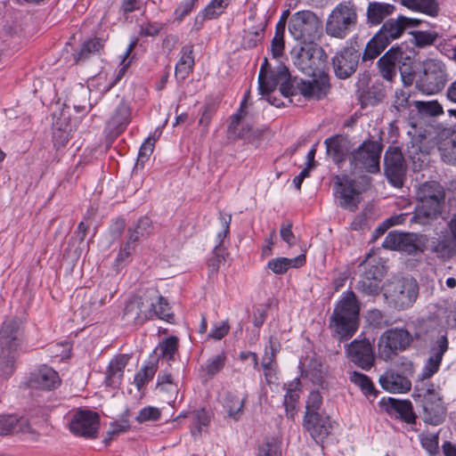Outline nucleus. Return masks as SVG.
Instances as JSON below:
<instances>
[{
    "instance_id": "1",
    "label": "nucleus",
    "mask_w": 456,
    "mask_h": 456,
    "mask_svg": "<svg viewBox=\"0 0 456 456\" xmlns=\"http://www.w3.org/2000/svg\"><path fill=\"white\" fill-rule=\"evenodd\" d=\"M294 63L312 79H295L289 89L286 84H282L281 93L287 96L300 94L307 100H319L326 96L330 82L326 73L327 55L322 48L316 45L302 46Z\"/></svg>"
},
{
    "instance_id": "2",
    "label": "nucleus",
    "mask_w": 456,
    "mask_h": 456,
    "mask_svg": "<svg viewBox=\"0 0 456 456\" xmlns=\"http://www.w3.org/2000/svg\"><path fill=\"white\" fill-rule=\"evenodd\" d=\"M416 200L411 222L428 224L443 213L445 205L444 188L436 181L425 182L416 190Z\"/></svg>"
},
{
    "instance_id": "3",
    "label": "nucleus",
    "mask_w": 456,
    "mask_h": 456,
    "mask_svg": "<svg viewBox=\"0 0 456 456\" xmlns=\"http://www.w3.org/2000/svg\"><path fill=\"white\" fill-rule=\"evenodd\" d=\"M359 310L354 293L346 291L330 317V328L340 341L349 339L357 331Z\"/></svg>"
},
{
    "instance_id": "4",
    "label": "nucleus",
    "mask_w": 456,
    "mask_h": 456,
    "mask_svg": "<svg viewBox=\"0 0 456 456\" xmlns=\"http://www.w3.org/2000/svg\"><path fill=\"white\" fill-rule=\"evenodd\" d=\"M358 13L354 3L341 2L328 15L325 32L328 36L344 39L357 27Z\"/></svg>"
},
{
    "instance_id": "5",
    "label": "nucleus",
    "mask_w": 456,
    "mask_h": 456,
    "mask_svg": "<svg viewBox=\"0 0 456 456\" xmlns=\"http://www.w3.org/2000/svg\"><path fill=\"white\" fill-rule=\"evenodd\" d=\"M422 73L416 82L418 90L426 95L443 91L449 80L447 66L438 59L429 58L422 62Z\"/></svg>"
},
{
    "instance_id": "6",
    "label": "nucleus",
    "mask_w": 456,
    "mask_h": 456,
    "mask_svg": "<svg viewBox=\"0 0 456 456\" xmlns=\"http://www.w3.org/2000/svg\"><path fill=\"white\" fill-rule=\"evenodd\" d=\"M382 145L371 140L364 141L348 156L351 172L376 174L379 171Z\"/></svg>"
},
{
    "instance_id": "7",
    "label": "nucleus",
    "mask_w": 456,
    "mask_h": 456,
    "mask_svg": "<svg viewBox=\"0 0 456 456\" xmlns=\"http://www.w3.org/2000/svg\"><path fill=\"white\" fill-rule=\"evenodd\" d=\"M387 302L397 309L410 307L418 296V285L411 279L387 281L383 287Z\"/></svg>"
},
{
    "instance_id": "8",
    "label": "nucleus",
    "mask_w": 456,
    "mask_h": 456,
    "mask_svg": "<svg viewBox=\"0 0 456 456\" xmlns=\"http://www.w3.org/2000/svg\"><path fill=\"white\" fill-rule=\"evenodd\" d=\"M138 40L134 38L127 46L126 52L121 56L120 61V69L118 70L116 77L111 76L110 77L109 74L105 71L99 72L95 77H92L88 80L87 89L84 88V86H80V94L86 95L87 91L89 93H99L100 95L104 94L108 91L110 90L111 87L115 86V84L124 76L126 69L129 68L131 60L127 61L129 55L135 48Z\"/></svg>"
},
{
    "instance_id": "9",
    "label": "nucleus",
    "mask_w": 456,
    "mask_h": 456,
    "mask_svg": "<svg viewBox=\"0 0 456 456\" xmlns=\"http://www.w3.org/2000/svg\"><path fill=\"white\" fill-rule=\"evenodd\" d=\"M412 341V336L405 329H390L379 338L378 349L379 356L384 360H391L398 351H403Z\"/></svg>"
},
{
    "instance_id": "10",
    "label": "nucleus",
    "mask_w": 456,
    "mask_h": 456,
    "mask_svg": "<svg viewBox=\"0 0 456 456\" xmlns=\"http://www.w3.org/2000/svg\"><path fill=\"white\" fill-rule=\"evenodd\" d=\"M321 29V20L310 11L297 12L289 20V30L296 40L312 41Z\"/></svg>"
},
{
    "instance_id": "11",
    "label": "nucleus",
    "mask_w": 456,
    "mask_h": 456,
    "mask_svg": "<svg viewBox=\"0 0 456 456\" xmlns=\"http://www.w3.org/2000/svg\"><path fill=\"white\" fill-rule=\"evenodd\" d=\"M153 300L148 291L129 299L124 308L123 320L127 323L141 325L154 318Z\"/></svg>"
},
{
    "instance_id": "12",
    "label": "nucleus",
    "mask_w": 456,
    "mask_h": 456,
    "mask_svg": "<svg viewBox=\"0 0 456 456\" xmlns=\"http://www.w3.org/2000/svg\"><path fill=\"white\" fill-rule=\"evenodd\" d=\"M360 178L363 183L362 189L355 187L354 181L351 180L347 175L334 176L336 193L338 194L341 200L340 205L350 211H354L357 208L355 197L370 184V179L368 175H363Z\"/></svg>"
},
{
    "instance_id": "13",
    "label": "nucleus",
    "mask_w": 456,
    "mask_h": 456,
    "mask_svg": "<svg viewBox=\"0 0 456 456\" xmlns=\"http://www.w3.org/2000/svg\"><path fill=\"white\" fill-rule=\"evenodd\" d=\"M385 175L388 182L396 188L403 185L406 177V164L402 151L397 147H388L384 157Z\"/></svg>"
},
{
    "instance_id": "14",
    "label": "nucleus",
    "mask_w": 456,
    "mask_h": 456,
    "mask_svg": "<svg viewBox=\"0 0 456 456\" xmlns=\"http://www.w3.org/2000/svg\"><path fill=\"white\" fill-rule=\"evenodd\" d=\"M425 238L416 233L389 232L382 242V247L391 250L414 254L422 251Z\"/></svg>"
},
{
    "instance_id": "15",
    "label": "nucleus",
    "mask_w": 456,
    "mask_h": 456,
    "mask_svg": "<svg viewBox=\"0 0 456 456\" xmlns=\"http://www.w3.org/2000/svg\"><path fill=\"white\" fill-rule=\"evenodd\" d=\"M445 416L446 408L440 393L435 388H428L423 398V420L426 423L437 426L444 420Z\"/></svg>"
},
{
    "instance_id": "16",
    "label": "nucleus",
    "mask_w": 456,
    "mask_h": 456,
    "mask_svg": "<svg viewBox=\"0 0 456 456\" xmlns=\"http://www.w3.org/2000/svg\"><path fill=\"white\" fill-rule=\"evenodd\" d=\"M23 338L22 321L19 317L6 319L0 330V349L18 351Z\"/></svg>"
},
{
    "instance_id": "17",
    "label": "nucleus",
    "mask_w": 456,
    "mask_h": 456,
    "mask_svg": "<svg viewBox=\"0 0 456 456\" xmlns=\"http://www.w3.org/2000/svg\"><path fill=\"white\" fill-rule=\"evenodd\" d=\"M99 429V415L92 411L80 410L76 412L71 422L70 431L79 436L94 438Z\"/></svg>"
},
{
    "instance_id": "18",
    "label": "nucleus",
    "mask_w": 456,
    "mask_h": 456,
    "mask_svg": "<svg viewBox=\"0 0 456 456\" xmlns=\"http://www.w3.org/2000/svg\"><path fill=\"white\" fill-rule=\"evenodd\" d=\"M420 23L419 19L399 15L397 18L387 20L377 33L389 45L393 40L399 38L405 30L417 28Z\"/></svg>"
},
{
    "instance_id": "19",
    "label": "nucleus",
    "mask_w": 456,
    "mask_h": 456,
    "mask_svg": "<svg viewBox=\"0 0 456 456\" xmlns=\"http://www.w3.org/2000/svg\"><path fill=\"white\" fill-rule=\"evenodd\" d=\"M385 273V266L379 262L367 259L363 263V273L357 283V289L367 294L376 295L379 291V282Z\"/></svg>"
},
{
    "instance_id": "20",
    "label": "nucleus",
    "mask_w": 456,
    "mask_h": 456,
    "mask_svg": "<svg viewBox=\"0 0 456 456\" xmlns=\"http://www.w3.org/2000/svg\"><path fill=\"white\" fill-rule=\"evenodd\" d=\"M25 385L27 387L49 391L61 385V379L53 368L41 365L29 373Z\"/></svg>"
},
{
    "instance_id": "21",
    "label": "nucleus",
    "mask_w": 456,
    "mask_h": 456,
    "mask_svg": "<svg viewBox=\"0 0 456 456\" xmlns=\"http://www.w3.org/2000/svg\"><path fill=\"white\" fill-rule=\"evenodd\" d=\"M304 422V427L318 444L323 443L335 425L329 416L319 412L305 413Z\"/></svg>"
},
{
    "instance_id": "22",
    "label": "nucleus",
    "mask_w": 456,
    "mask_h": 456,
    "mask_svg": "<svg viewBox=\"0 0 456 456\" xmlns=\"http://www.w3.org/2000/svg\"><path fill=\"white\" fill-rule=\"evenodd\" d=\"M359 62V53L354 48H345L332 59L335 75L340 79H346L354 74Z\"/></svg>"
},
{
    "instance_id": "23",
    "label": "nucleus",
    "mask_w": 456,
    "mask_h": 456,
    "mask_svg": "<svg viewBox=\"0 0 456 456\" xmlns=\"http://www.w3.org/2000/svg\"><path fill=\"white\" fill-rule=\"evenodd\" d=\"M411 61V57L401 47L390 48L379 61L378 66L383 78L391 81L396 74V65Z\"/></svg>"
},
{
    "instance_id": "24",
    "label": "nucleus",
    "mask_w": 456,
    "mask_h": 456,
    "mask_svg": "<svg viewBox=\"0 0 456 456\" xmlns=\"http://www.w3.org/2000/svg\"><path fill=\"white\" fill-rule=\"evenodd\" d=\"M349 358L359 367L369 370L374 362L373 350L370 342L366 339H354L347 348Z\"/></svg>"
},
{
    "instance_id": "25",
    "label": "nucleus",
    "mask_w": 456,
    "mask_h": 456,
    "mask_svg": "<svg viewBox=\"0 0 456 456\" xmlns=\"http://www.w3.org/2000/svg\"><path fill=\"white\" fill-rule=\"evenodd\" d=\"M327 155L338 165H341L352 147L347 137L337 134L324 141Z\"/></svg>"
},
{
    "instance_id": "26",
    "label": "nucleus",
    "mask_w": 456,
    "mask_h": 456,
    "mask_svg": "<svg viewBox=\"0 0 456 456\" xmlns=\"http://www.w3.org/2000/svg\"><path fill=\"white\" fill-rule=\"evenodd\" d=\"M448 344L446 336H442L437 339L436 346L432 348V354L422 369L420 374L421 379H429L438 371L443 356L448 349Z\"/></svg>"
},
{
    "instance_id": "27",
    "label": "nucleus",
    "mask_w": 456,
    "mask_h": 456,
    "mask_svg": "<svg viewBox=\"0 0 456 456\" xmlns=\"http://www.w3.org/2000/svg\"><path fill=\"white\" fill-rule=\"evenodd\" d=\"M248 97V93L245 95L239 112L234 115L230 126L229 129L233 130L234 133H237L239 136L248 140L250 142H254L256 140H258L260 137V133L258 131H252L251 125L246 119V112L244 111V104Z\"/></svg>"
},
{
    "instance_id": "28",
    "label": "nucleus",
    "mask_w": 456,
    "mask_h": 456,
    "mask_svg": "<svg viewBox=\"0 0 456 456\" xmlns=\"http://www.w3.org/2000/svg\"><path fill=\"white\" fill-rule=\"evenodd\" d=\"M379 382L383 389L395 394L407 393L411 387V383L406 376L401 375L393 370H387L382 374Z\"/></svg>"
},
{
    "instance_id": "29",
    "label": "nucleus",
    "mask_w": 456,
    "mask_h": 456,
    "mask_svg": "<svg viewBox=\"0 0 456 456\" xmlns=\"http://www.w3.org/2000/svg\"><path fill=\"white\" fill-rule=\"evenodd\" d=\"M248 395L245 393L227 392L222 399V406L226 417L238 421L244 413Z\"/></svg>"
},
{
    "instance_id": "30",
    "label": "nucleus",
    "mask_w": 456,
    "mask_h": 456,
    "mask_svg": "<svg viewBox=\"0 0 456 456\" xmlns=\"http://www.w3.org/2000/svg\"><path fill=\"white\" fill-rule=\"evenodd\" d=\"M16 432L23 434L35 433L30 422L27 419L18 417L15 414L0 415V436H6Z\"/></svg>"
},
{
    "instance_id": "31",
    "label": "nucleus",
    "mask_w": 456,
    "mask_h": 456,
    "mask_svg": "<svg viewBox=\"0 0 456 456\" xmlns=\"http://www.w3.org/2000/svg\"><path fill=\"white\" fill-rule=\"evenodd\" d=\"M131 110L124 102L118 104L113 115L107 122V128L110 133L118 135L122 133L130 122Z\"/></svg>"
},
{
    "instance_id": "32",
    "label": "nucleus",
    "mask_w": 456,
    "mask_h": 456,
    "mask_svg": "<svg viewBox=\"0 0 456 456\" xmlns=\"http://www.w3.org/2000/svg\"><path fill=\"white\" fill-rule=\"evenodd\" d=\"M128 359V356L122 354L110 361L105 379L107 386L117 387L120 384Z\"/></svg>"
},
{
    "instance_id": "33",
    "label": "nucleus",
    "mask_w": 456,
    "mask_h": 456,
    "mask_svg": "<svg viewBox=\"0 0 456 456\" xmlns=\"http://www.w3.org/2000/svg\"><path fill=\"white\" fill-rule=\"evenodd\" d=\"M194 66L193 45L189 44L183 46L181 56L175 65V77L184 80L192 71Z\"/></svg>"
},
{
    "instance_id": "34",
    "label": "nucleus",
    "mask_w": 456,
    "mask_h": 456,
    "mask_svg": "<svg viewBox=\"0 0 456 456\" xmlns=\"http://www.w3.org/2000/svg\"><path fill=\"white\" fill-rule=\"evenodd\" d=\"M286 77L287 70H285V68L280 71L279 75H276L273 72L265 71L264 67H261L258 75L259 94L262 95H268L275 90L280 77L286 78Z\"/></svg>"
},
{
    "instance_id": "35",
    "label": "nucleus",
    "mask_w": 456,
    "mask_h": 456,
    "mask_svg": "<svg viewBox=\"0 0 456 456\" xmlns=\"http://www.w3.org/2000/svg\"><path fill=\"white\" fill-rule=\"evenodd\" d=\"M305 262V256L299 255L293 258L276 257L268 261L267 268L275 274H283L291 268H298Z\"/></svg>"
},
{
    "instance_id": "36",
    "label": "nucleus",
    "mask_w": 456,
    "mask_h": 456,
    "mask_svg": "<svg viewBox=\"0 0 456 456\" xmlns=\"http://www.w3.org/2000/svg\"><path fill=\"white\" fill-rule=\"evenodd\" d=\"M394 5L385 3H370L367 8V19L372 25H378L394 12Z\"/></svg>"
},
{
    "instance_id": "37",
    "label": "nucleus",
    "mask_w": 456,
    "mask_h": 456,
    "mask_svg": "<svg viewBox=\"0 0 456 456\" xmlns=\"http://www.w3.org/2000/svg\"><path fill=\"white\" fill-rule=\"evenodd\" d=\"M147 291L148 297L154 298L153 309L156 312L154 317L168 322H172L173 314L170 312V307L167 300L162 296L159 295L158 291L155 289H148Z\"/></svg>"
},
{
    "instance_id": "38",
    "label": "nucleus",
    "mask_w": 456,
    "mask_h": 456,
    "mask_svg": "<svg viewBox=\"0 0 456 456\" xmlns=\"http://www.w3.org/2000/svg\"><path fill=\"white\" fill-rule=\"evenodd\" d=\"M401 4L404 7L429 16H436L438 13V4L436 0H401Z\"/></svg>"
},
{
    "instance_id": "39",
    "label": "nucleus",
    "mask_w": 456,
    "mask_h": 456,
    "mask_svg": "<svg viewBox=\"0 0 456 456\" xmlns=\"http://www.w3.org/2000/svg\"><path fill=\"white\" fill-rule=\"evenodd\" d=\"M299 386L300 381L298 379H296L294 381L289 384L287 392L284 395L283 403L285 406L286 414L289 419H293L296 412L297 403L299 399Z\"/></svg>"
},
{
    "instance_id": "40",
    "label": "nucleus",
    "mask_w": 456,
    "mask_h": 456,
    "mask_svg": "<svg viewBox=\"0 0 456 456\" xmlns=\"http://www.w3.org/2000/svg\"><path fill=\"white\" fill-rule=\"evenodd\" d=\"M410 35L411 43L419 48L433 45L440 37L435 30H414L411 31Z\"/></svg>"
},
{
    "instance_id": "41",
    "label": "nucleus",
    "mask_w": 456,
    "mask_h": 456,
    "mask_svg": "<svg viewBox=\"0 0 456 456\" xmlns=\"http://www.w3.org/2000/svg\"><path fill=\"white\" fill-rule=\"evenodd\" d=\"M230 0H212L204 10L197 15L196 22L199 19L201 21L204 20H212L221 15L228 6Z\"/></svg>"
},
{
    "instance_id": "42",
    "label": "nucleus",
    "mask_w": 456,
    "mask_h": 456,
    "mask_svg": "<svg viewBox=\"0 0 456 456\" xmlns=\"http://www.w3.org/2000/svg\"><path fill=\"white\" fill-rule=\"evenodd\" d=\"M432 250L437 257L444 260L450 259L456 255V240L445 236L434 246Z\"/></svg>"
},
{
    "instance_id": "43",
    "label": "nucleus",
    "mask_w": 456,
    "mask_h": 456,
    "mask_svg": "<svg viewBox=\"0 0 456 456\" xmlns=\"http://www.w3.org/2000/svg\"><path fill=\"white\" fill-rule=\"evenodd\" d=\"M152 232V223L149 217H141L134 227L128 229L131 240L138 241L141 238L148 237Z\"/></svg>"
},
{
    "instance_id": "44",
    "label": "nucleus",
    "mask_w": 456,
    "mask_h": 456,
    "mask_svg": "<svg viewBox=\"0 0 456 456\" xmlns=\"http://www.w3.org/2000/svg\"><path fill=\"white\" fill-rule=\"evenodd\" d=\"M387 45L388 44L378 33H376V35L367 44L362 54V60L368 61L375 59Z\"/></svg>"
},
{
    "instance_id": "45",
    "label": "nucleus",
    "mask_w": 456,
    "mask_h": 456,
    "mask_svg": "<svg viewBox=\"0 0 456 456\" xmlns=\"http://www.w3.org/2000/svg\"><path fill=\"white\" fill-rule=\"evenodd\" d=\"M285 23L284 20H279L275 27V34L271 43V51L274 58L281 57L284 53L285 42Z\"/></svg>"
},
{
    "instance_id": "46",
    "label": "nucleus",
    "mask_w": 456,
    "mask_h": 456,
    "mask_svg": "<svg viewBox=\"0 0 456 456\" xmlns=\"http://www.w3.org/2000/svg\"><path fill=\"white\" fill-rule=\"evenodd\" d=\"M413 104L421 116L438 117L444 114L443 106L436 100L415 101Z\"/></svg>"
},
{
    "instance_id": "47",
    "label": "nucleus",
    "mask_w": 456,
    "mask_h": 456,
    "mask_svg": "<svg viewBox=\"0 0 456 456\" xmlns=\"http://www.w3.org/2000/svg\"><path fill=\"white\" fill-rule=\"evenodd\" d=\"M389 402L391 408L399 414L402 419L409 424L415 422L416 415L412 411V405L410 401H399L390 398Z\"/></svg>"
},
{
    "instance_id": "48",
    "label": "nucleus",
    "mask_w": 456,
    "mask_h": 456,
    "mask_svg": "<svg viewBox=\"0 0 456 456\" xmlns=\"http://www.w3.org/2000/svg\"><path fill=\"white\" fill-rule=\"evenodd\" d=\"M103 47V42L99 38H92L86 41L79 52L74 54L76 62L87 59L91 54L99 53Z\"/></svg>"
},
{
    "instance_id": "49",
    "label": "nucleus",
    "mask_w": 456,
    "mask_h": 456,
    "mask_svg": "<svg viewBox=\"0 0 456 456\" xmlns=\"http://www.w3.org/2000/svg\"><path fill=\"white\" fill-rule=\"evenodd\" d=\"M4 354L3 349H0V376L3 378H9L14 370V362L18 351L6 350Z\"/></svg>"
},
{
    "instance_id": "50",
    "label": "nucleus",
    "mask_w": 456,
    "mask_h": 456,
    "mask_svg": "<svg viewBox=\"0 0 456 456\" xmlns=\"http://www.w3.org/2000/svg\"><path fill=\"white\" fill-rule=\"evenodd\" d=\"M349 379L352 383L359 387L365 395L376 396L374 386L368 376L358 371L350 373Z\"/></svg>"
},
{
    "instance_id": "51",
    "label": "nucleus",
    "mask_w": 456,
    "mask_h": 456,
    "mask_svg": "<svg viewBox=\"0 0 456 456\" xmlns=\"http://www.w3.org/2000/svg\"><path fill=\"white\" fill-rule=\"evenodd\" d=\"M157 368L154 364L150 363L144 365L134 376V383L138 390H140L148 381L152 379L156 373Z\"/></svg>"
},
{
    "instance_id": "52",
    "label": "nucleus",
    "mask_w": 456,
    "mask_h": 456,
    "mask_svg": "<svg viewBox=\"0 0 456 456\" xmlns=\"http://www.w3.org/2000/svg\"><path fill=\"white\" fill-rule=\"evenodd\" d=\"M158 349L160 351L163 357L167 360L173 359L178 349V338L174 336L166 338L159 343Z\"/></svg>"
},
{
    "instance_id": "53",
    "label": "nucleus",
    "mask_w": 456,
    "mask_h": 456,
    "mask_svg": "<svg viewBox=\"0 0 456 456\" xmlns=\"http://www.w3.org/2000/svg\"><path fill=\"white\" fill-rule=\"evenodd\" d=\"M226 359L227 356L224 351L209 358L206 363L208 374L214 376L218 373L224 368Z\"/></svg>"
},
{
    "instance_id": "54",
    "label": "nucleus",
    "mask_w": 456,
    "mask_h": 456,
    "mask_svg": "<svg viewBox=\"0 0 456 456\" xmlns=\"http://www.w3.org/2000/svg\"><path fill=\"white\" fill-rule=\"evenodd\" d=\"M136 241L131 240V238L127 237V240L123 246L117 256L116 262L118 265L129 262L133 253L135 250Z\"/></svg>"
},
{
    "instance_id": "55",
    "label": "nucleus",
    "mask_w": 456,
    "mask_h": 456,
    "mask_svg": "<svg viewBox=\"0 0 456 456\" xmlns=\"http://www.w3.org/2000/svg\"><path fill=\"white\" fill-rule=\"evenodd\" d=\"M231 220L232 216L230 215L220 213L219 222L221 228L216 234V244L215 247L223 248V242L229 234Z\"/></svg>"
},
{
    "instance_id": "56",
    "label": "nucleus",
    "mask_w": 456,
    "mask_h": 456,
    "mask_svg": "<svg viewBox=\"0 0 456 456\" xmlns=\"http://www.w3.org/2000/svg\"><path fill=\"white\" fill-rule=\"evenodd\" d=\"M161 412L159 408L153 406H147L142 409L135 419L139 423L146 422V421H156L160 418Z\"/></svg>"
},
{
    "instance_id": "57",
    "label": "nucleus",
    "mask_w": 456,
    "mask_h": 456,
    "mask_svg": "<svg viewBox=\"0 0 456 456\" xmlns=\"http://www.w3.org/2000/svg\"><path fill=\"white\" fill-rule=\"evenodd\" d=\"M155 144V139L152 137H148L143 143L142 144L137 159V165H143L151 157L153 152Z\"/></svg>"
},
{
    "instance_id": "58",
    "label": "nucleus",
    "mask_w": 456,
    "mask_h": 456,
    "mask_svg": "<svg viewBox=\"0 0 456 456\" xmlns=\"http://www.w3.org/2000/svg\"><path fill=\"white\" fill-rule=\"evenodd\" d=\"M198 0H183L175 10V20L181 22L194 8Z\"/></svg>"
},
{
    "instance_id": "59",
    "label": "nucleus",
    "mask_w": 456,
    "mask_h": 456,
    "mask_svg": "<svg viewBox=\"0 0 456 456\" xmlns=\"http://www.w3.org/2000/svg\"><path fill=\"white\" fill-rule=\"evenodd\" d=\"M164 25L159 22L147 21L140 26V35L143 37H155L163 29Z\"/></svg>"
},
{
    "instance_id": "60",
    "label": "nucleus",
    "mask_w": 456,
    "mask_h": 456,
    "mask_svg": "<svg viewBox=\"0 0 456 456\" xmlns=\"http://www.w3.org/2000/svg\"><path fill=\"white\" fill-rule=\"evenodd\" d=\"M265 349L266 351L263 360L275 362L276 354L281 349V344L278 338L274 336H270L268 345L266 346Z\"/></svg>"
},
{
    "instance_id": "61",
    "label": "nucleus",
    "mask_w": 456,
    "mask_h": 456,
    "mask_svg": "<svg viewBox=\"0 0 456 456\" xmlns=\"http://www.w3.org/2000/svg\"><path fill=\"white\" fill-rule=\"evenodd\" d=\"M422 446L430 454H434L438 450V436L436 434H422L420 437Z\"/></svg>"
},
{
    "instance_id": "62",
    "label": "nucleus",
    "mask_w": 456,
    "mask_h": 456,
    "mask_svg": "<svg viewBox=\"0 0 456 456\" xmlns=\"http://www.w3.org/2000/svg\"><path fill=\"white\" fill-rule=\"evenodd\" d=\"M410 93L404 89H398L395 93L393 106L398 110H404L409 106Z\"/></svg>"
},
{
    "instance_id": "63",
    "label": "nucleus",
    "mask_w": 456,
    "mask_h": 456,
    "mask_svg": "<svg viewBox=\"0 0 456 456\" xmlns=\"http://www.w3.org/2000/svg\"><path fill=\"white\" fill-rule=\"evenodd\" d=\"M229 330L230 325L227 321L217 322L211 329V331L208 334V338H211L215 340H220L227 335Z\"/></svg>"
},
{
    "instance_id": "64",
    "label": "nucleus",
    "mask_w": 456,
    "mask_h": 456,
    "mask_svg": "<svg viewBox=\"0 0 456 456\" xmlns=\"http://www.w3.org/2000/svg\"><path fill=\"white\" fill-rule=\"evenodd\" d=\"M224 261V249L223 248L215 247L213 250V256L208 261V268L211 272H216L219 269L221 264Z\"/></svg>"
}]
</instances>
